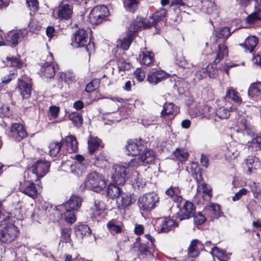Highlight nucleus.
I'll return each mask as SVG.
<instances>
[{
  "label": "nucleus",
  "mask_w": 261,
  "mask_h": 261,
  "mask_svg": "<svg viewBox=\"0 0 261 261\" xmlns=\"http://www.w3.org/2000/svg\"><path fill=\"white\" fill-rule=\"evenodd\" d=\"M72 44L75 47H84L89 55L94 50V42L90 41L87 32L84 29H79L74 32Z\"/></svg>",
  "instance_id": "1"
},
{
  "label": "nucleus",
  "mask_w": 261,
  "mask_h": 261,
  "mask_svg": "<svg viewBox=\"0 0 261 261\" xmlns=\"http://www.w3.org/2000/svg\"><path fill=\"white\" fill-rule=\"evenodd\" d=\"M106 185L103 176L96 172H93L88 175L85 181V187L96 192L101 191Z\"/></svg>",
  "instance_id": "2"
},
{
  "label": "nucleus",
  "mask_w": 261,
  "mask_h": 261,
  "mask_svg": "<svg viewBox=\"0 0 261 261\" xmlns=\"http://www.w3.org/2000/svg\"><path fill=\"white\" fill-rule=\"evenodd\" d=\"M159 201V197L156 193H148L139 197L138 205L141 210L150 211L156 206Z\"/></svg>",
  "instance_id": "3"
},
{
  "label": "nucleus",
  "mask_w": 261,
  "mask_h": 261,
  "mask_svg": "<svg viewBox=\"0 0 261 261\" xmlns=\"http://www.w3.org/2000/svg\"><path fill=\"white\" fill-rule=\"evenodd\" d=\"M109 10L105 6L94 7L89 15V20L93 24H98L105 20L108 16Z\"/></svg>",
  "instance_id": "4"
},
{
  "label": "nucleus",
  "mask_w": 261,
  "mask_h": 261,
  "mask_svg": "<svg viewBox=\"0 0 261 261\" xmlns=\"http://www.w3.org/2000/svg\"><path fill=\"white\" fill-rule=\"evenodd\" d=\"M18 229L14 225L7 223L0 231V241L9 244L14 241L17 237Z\"/></svg>",
  "instance_id": "5"
},
{
  "label": "nucleus",
  "mask_w": 261,
  "mask_h": 261,
  "mask_svg": "<svg viewBox=\"0 0 261 261\" xmlns=\"http://www.w3.org/2000/svg\"><path fill=\"white\" fill-rule=\"evenodd\" d=\"M50 167L49 161L41 159L35 162L30 167V170L39 178L43 177L49 172Z\"/></svg>",
  "instance_id": "6"
},
{
  "label": "nucleus",
  "mask_w": 261,
  "mask_h": 261,
  "mask_svg": "<svg viewBox=\"0 0 261 261\" xmlns=\"http://www.w3.org/2000/svg\"><path fill=\"white\" fill-rule=\"evenodd\" d=\"M114 172L112 178L113 181L118 185H123L127 177L129 168L123 166L116 165L113 167Z\"/></svg>",
  "instance_id": "7"
},
{
  "label": "nucleus",
  "mask_w": 261,
  "mask_h": 261,
  "mask_svg": "<svg viewBox=\"0 0 261 261\" xmlns=\"http://www.w3.org/2000/svg\"><path fill=\"white\" fill-rule=\"evenodd\" d=\"M195 206L193 202L187 201L182 208L176 213V217L180 221L189 219L194 216Z\"/></svg>",
  "instance_id": "8"
},
{
  "label": "nucleus",
  "mask_w": 261,
  "mask_h": 261,
  "mask_svg": "<svg viewBox=\"0 0 261 261\" xmlns=\"http://www.w3.org/2000/svg\"><path fill=\"white\" fill-rule=\"evenodd\" d=\"M27 132L23 125L17 123L12 124L9 133V137L16 141L19 142L27 137Z\"/></svg>",
  "instance_id": "9"
},
{
  "label": "nucleus",
  "mask_w": 261,
  "mask_h": 261,
  "mask_svg": "<svg viewBox=\"0 0 261 261\" xmlns=\"http://www.w3.org/2000/svg\"><path fill=\"white\" fill-rule=\"evenodd\" d=\"M178 226V224L169 218H161L158 220L156 227L159 232H168Z\"/></svg>",
  "instance_id": "10"
},
{
  "label": "nucleus",
  "mask_w": 261,
  "mask_h": 261,
  "mask_svg": "<svg viewBox=\"0 0 261 261\" xmlns=\"http://www.w3.org/2000/svg\"><path fill=\"white\" fill-rule=\"evenodd\" d=\"M28 33V30L26 29H20L16 32H10L6 36V40L15 46L26 37Z\"/></svg>",
  "instance_id": "11"
},
{
  "label": "nucleus",
  "mask_w": 261,
  "mask_h": 261,
  "mask_svg": "<svg viewBox=\"0 0 261 261\" xmlns=\"http://www.w3.org/2000/svg\"><path fill=\"white\" fill-rule=\"evenodd\" d=\"M86 167L87 165L84 156L77 154L75 156V161L70 165V170L74 174L79 176L85 171Z\"/></svg>",
  "instance_id": "12"
},
{
  "label": "nucleus",
  "mask_w": 261,
  "mask_h": 261,
  "mask_svg": "<svg viewBox=\"0 0 261 261\" xmlns=\"http://www.w3.org/2000/svg\"><path fill=\"white\" fill-rule=\"evenodd\" d=\"M169 74L162 70H155L150 72L147 77V81L152 84L156 85L167 79Z\"/></svg>",
  "instance_id": "13"
},
{
  "label": "nucleus",
  "mask_w": 261,
  "mask_h": 261,
  "mask_svg": "<svg viewBox=\"0 0 261 261\" xmlns=\"http://www.w3.org/2000/svg\"><path fill=\"white\" fill-rule=\"evenodd\" d=\"M17 89L19 90L23 99H29L31 97L32 91L31 84L26 83L24 81L19 79Z\"/></svg>",
  "instance_id": "14"
},
{
  "label": "nucleus",
  "mask_w": 261,
  "mask_h": 261,
  "mask_svg": "<svg viewBox=\"0 0 261 261\" xmlns=\"http://www.w3.org/2000/svg\"><path fill=\"white\" fill-rule=\"evenodd\" d=\"M63 146L66 147L67 151L69 153L75 152L77 148V141L75 136L73 135H69L65 138L61 140Z\"/></svg>",
  "instance_id": "15"
},
{
  "label": "nucleus",
  "mask_w": 261,
  "mask_h": 261,
  "mask_svg": "<svg viewBox=\"0 0 261 261\" xmlns=\"http://www.w3.org/2000/svg\"><path fill=\"white\" fill-rule=\"evenodd\" d=\"M144 148L143 142L141 140L137 143L134 142L132 140H128L126 146V149L128 151V154L132 155H137L140 154V152Z\"/></svg>",
  "instance_id": "16"
},
{
  "label": "nucleus",
  "mask_w": 261,
  "mask_h": 261,
  "mask_svg": "<svg viewBox=\"0 0 261 261\" xmlns=\"http://www.w3.org/2000/svg\"><path fill=\"white\" fill-rule=\"evenodd\" d=\"M204 213L205 215L210 217L211 220L217 219L222 215L220 205L215 203L206 205L204 208Z\"/></svg>",
  "instance_id": "17"
},
{
  "label": "nucleus",
  "mask_w": 261,
  "mask_h": 261,
  "mask_svg": "<svg viewBox=\"0 0 261 261\" xmlns=\"http://www.w3.org/2000/svg\"><path fill=\"white\" fill-rule=\"evenodd\" d=\"M38 190V188L34 182H28L25 183L21 191L32 199H35L39 194Z\"/></svg>",
  "instance_id": "18"
},
{
  "label": "nucleus",
  "mask_w": 261,
  "mask_h": 261,
  "mask_svg": "<svg viewBox=\"0 0 261 261\" xmlns=\"http://www.w3.org/2000/svg\"><path fill=\"white\" fill-rule=\"evenodd\" d=\"M248 94L255 100H261V82L252 83L249 87Z\"/></svg>",
  "instance_id": "19"
},
{
  "label": "nucleus",
  "mask_w": 261,
  "mask_h": 261,
  "mask_svg": "<svg viewBox=\"0 0 261 261\" xmlns=\"http://www.w3.org/2000/svg\"><path fill=\"white\" fill-rule=\"evenodd\" d=\"M82 198L76 195H72L68 201L64 204L65 208H68L70 210L77 211L82 205Z\"/></svg>",
  "instance_id": "20"
},
{
  "label": "nucleus",
  "mask_w": 261,
  "mask_h": 261,
  "mask_svg": "<svg viewBox=\"0 0 261 261\" xmlns=\"http://www.w3.org/2000/svg\"><path fill=\"white\" fill-rule=\"evenodd\" d=\"M72 14V6L69 4H63L59 7L58 16L60 18L68 19Z\"/></svg>",
  "instance_id": "21"
},
{
  "label": "nucleus",
  "mask_w": 261,
  "mask_h": 261,
  "mask_svg": "<svg viewBox=\"0 0 261 261\" xmlns=\"http://www.w3.org/2000/svg\"><path fill=\"white\" fill-rule=\"evenodd\" d=\"M207 75L210 78H216L218 74L216 68H214L212 72L210 70L209 65L206 68H201L197 72L196 76L199 80H200L205 77Z\"/></svg>",
  "instance_id": "22"
},
{
  "label": "nucleus",
  "mask_w": 261,
  "mask_h": 261,
  "mask_svg": "<svg viewBox=\"0 0 261 261\" xmlns=\"http://www.w3.org/2000/svg\"><path fill=\"white\" fill-rule=\"evenodd\" d=\"M139 58L141 64L148 66L154 62V54L151 51L143 50L140 54Z\"/></svg>",
  "instance_id": "23"
},
{
  "label": "nucleus",
  "mask_w": 261,
  "mask_h": 261,
  "mask_svg": "<svg viewBox=\"0 0 261 261\" xmlns=\"http://www.w3.org/2000/svg\"><path fill=\"white\" fill-rule=\"evenodd\" d=\"M101 141L97 137H89L88 140V148L90 154H93L95 151L98 149L99 147H103V145L101 144Z\"/></svg>",
  "instance_id": "24"
},
{
  "label": "nucleus",
  "mask_w": 261,
  "mask_h": 261,
  "mask_svg": "<svg viewBox=\"0 0 261 261\" xmlns=\"http://www.w3.org/2000/svg\"><path fill=\"white\" fill-rule=\"evenodd\" d=\"M107 194L109 198L114 199L118 198L122 193L120 188L116 185L110 184L107 189Z\"/></svg>",
  "instance_id": "25"
},
{
  "label": "nucleus",
  "mask_w": 261,
  "mask_h": 261,
  "mask_svg": "<svg viewBox=\"0 0 261 261\" xmlns=\"http://www.w3.org/2000/svg\"><path fill=\"white\" fill-rule=\"evenodd\" d=\"M124 9L127 12L135 13L139 7V0H123Z\"/></svg>",
  "instance_id": "26"
},
{
  "label": "nucleus",
  "mask_w": 261,
  "mask_h": 261,
  "mask_svg": "<svg viewBox=\"0 0 261 261\" xmlns=\"http://www.w3.org/2000/svg\"><path fill=\"white\" fill-rule=\"evenodd\" d=\"M166 194L170 196L172 200L176 202H180L182 199V197L179 195L180 191L178 188L170 187L166 191Z\"/></svg>",
  "instance_id": "27"
},
{
  "label": "nucleus",
  "mask_w": 261,
  "mask_h": 261,
  "mask_svg": "<svg viewBox=\"0 0 261 261\" xmlns=\"http://www.w3.org/2000/svg\"><path fill=\"white\" fill-rule=\"evenodd\" d=\"M139 155L143 163L149 164L155 159L154 152L149 149H145L142 153Z\"/></svg>",
  "instance_id": "28"
},
{
  "label": "nucleus",
  "mask_w": 261,
  "mask_h": 261,
  "mask_svg": "<svg viewBox=\"0 0 261 261\" xmlns=\"http://www.w3.org/2000/svg\"><path fill=\"white\" fill-rule=\"evenodd\" d=\"M192 176L199 184L203 180L202 177L201 169L199 167L198 165L196 163H193L192 166Z\"/></svg>",
  "instance_id": "29"
},
{
  "label": "nucleus",
  "mask_w": 261,
  "mask_h": 261,
  "mask_svg": "<svg viewBox=\"0 0 261 261\" xmlns=\"http://www.w3.org/2000/svg\"><path fill=\"white\" fill-rule=\"evenodd\" d=\"M228 50L226 46L224 44L218 45V50L216 57L214 61V64L216 65L222 60L225 55H227Z\"/></svg>",
  "instance_id": "30"
},
{
  "label": "nucleus",
  "mask_w": 261,
  "mask_h": 261,
  "mask_svg": "<svg viewBox=\"0 0 261 261\" xmlns=\"http://www.w3.org/2000/svg\"><path fill=\"white\" fill-rule=\"evenodd\" d=\"M136 199L132 195L125 193H122L121 195L120 204H121V208H124L130 205L132 203H134Z\"/></svg>",
  "instance_id": "31"
},
{
  "label": "nucleus",
  "mask_w": 261,
  "mask_h": 261,
  "mask_svg": "<svg viewBox=\"0 0 261 261\" xmlns=\"http://www.w3.org/2000/svg\"><path fill=\"white\" fill-rule=\"evenodd\" d=\"M174 108V105L173 103H165L161 113V116L165 117L166 116H172V119L173 118L176 114Z\"/></svg>",
  "instance_id": "32"
},
{
  "label": "nucleus",
  "mask_w": 261,
  "mask_h": 261,
  "mask_svg": "<svg viewBox=\"0 0 261 261\" xmlns=\"http://www.w3.org/2000/svg\"><path fill=\"white\" fill-rule=\"evenodd\" d=\"M42 72L43 75L47 78H51L55 74V69L54 63L49 64L47 62L45 64L44 67H42Z\"/></svg>",
  "instance_id": "33"
},
{
  "label": "nucleus",
  "mask_w": 261,
  "mask_h": 261,
  "mask_svg": "<svg viewBox=\"0 0 261 261\" xmlns=\"http://www.w3.org/2000/svg\"><path fill=\"white\" fill-rule=\"evenodd\" d=\"M249 149L257 151L261 149V136L256 135L251 141L247 143Z\"/></svg>",
  "instance_id": "34"
},
{
  "label": "nucleus",
  "mask_w": 261,
  "mask_h": 261,
  "mask_svg": "<svg viewBox=\"0 0 261 261\" xmlns=\"http://www.w3.org/2000/svg\"><path fill=\"white\" fill-rule=\"evenodd\" d=\"M75 234L79 237L83 238L85 236H90L91 230L87 225H80L75 229Z\"/></svg>",
  "instance_id": "35"
},
{
  "label": "nucleus",
  "mask_w": 261,
  "mask_h": 261,
  "mask_svg": "<svg viewBox=\"0 0 261 261\" xmlns=\"http://www.w3.org/2000/svg\"><path fill=\"white\" fill-rule=\"evenodd\" d=\"M141 21L143 23L142 27L145 29L150 28L152 27H154L156 29L158 30L160 28L159 24L158 23L153 16H149L147 19L143 20L141 18Z\"/></svg>",
  "instance_id": "36"
},
{
  "label": "nucleus",
  "mask_w": 261,
  "mask_h": 261,
  "mask_svg": "<svg viewBox=\"0 0 261 261\" xmlns=\"http://www.w3.org/2000/svg\"><path fill=\"white\" fill-rule=\"evenodd\" d=\"M258 42V38L254 36L248 37L245 40V45L250 52H252Z\"/></svg>",
  "instance_id": "37"
},
{
  "label": "nucleus",
  "mask_w": 261,
  "mask_h": 261,
  "mask_svg": "<svg viewBox=\"0 0 261 261\" xmlns=\"http://www.w3.org/2000/svg\"><path fill=\"white\" fill-rule=\"evenodd\" d=\"M63 144L61 141L58 142H52L49 144V148L50 155L52 156H56L60 152Z\"/></svg>",
  "instance_id": "38"
},
{
  "label": "nucleus",
  "mask_w": 261,
  "mask_h": 261,
  "mask_svg": "<svg viewBox=\"0 0 261 261\" xmlns=\"http://www.w3.org/2000/svg\"><path fill=\"white\" fill-rule=\"evenodd\" d=\"M214 112V109L208 106H202L200 107L199 111V116L203 117L210 118Z\"/></svg>",
  "instance_id": "39"
},
{
  "label": "nucleus",
  "mask_w": 261,
  "mask_h": 261,
  "mask_svg": "<svg viewBox=\"0 0 261 261\" xmlns=\"http://www.w3.org/2000/svg\"><path fill=\"white\" fill-rule=\"evenodd\" d=\"M93 214L95 216H99L102 212L105 210L104 202L99 199H96L94 201V205L93 207Z\"/></svg>",
  "instance_id": "40"
},
{
  "label": "nucleus",
  "mask_w": 261,
  "mask_h": 261,
  "mask_svg": "<svg viewBox=\"0 0 261 261\" xmlns=\"http://www.w3.org/2000/svg\"><path fill=\"white\" fill-rule=\"evenodd\" d=\"M59 78L62 81H64L68 84L71 83L75 81L74 74L70 71L66 72H60Z\"/></svg>",
  "instance_id": "41"
},
{
  "label": "nucleus",
  "mask_w": 261,
  "mask_h": 261,
  "mask_svg": "<svg viewBox=\"0 0 261 261\" xmlns=\"http://www.w3.org/2000/svg\"><path fill=\"white\" fill-rule=\"evenodd\" d=\"M174 156L181 162L186 161L189 156V153L184 149L177 148L174 151Z\"/></svg>",
  "instance_id": "42"
},
{
  "label": "nucleus",
  "mask_w": 261,
  "mask_h": 261,
  "mask_svg": "<svg viewBox=\"0 0 261 261\" xmlns=\"http://www.w3.org/2000/svg\"><path fill=\"white\" fill-rule=\"evenodd\" d=\"M246 21L249 24L254 23L261 20V12L259 11H255L248 15L246 18Z\"/></svg>",
  "instance_id": "43"
},
{
  "label": "nucleus",
  "mask_w": 261,
  "mask_h": 261,
  "mask_svg": "<svg viewBox=\"0 0 261 261\" xmlns=\"http://www.w3.org/2000/svg\"><path fill=\"white\" fill-rule=\"evenodd\" d=\"M70 120H71L75 126L79 127L83 124V117L82 114L79 113H74L69 115Z\"/></svg>",
  "instance_id": "44"
},
{
  "label": "nucleus",
  "mask_w": 261,
  "mask_h": 261,
  "mask_svg": "<svg viewBox=\"0 0 261 261\" xmlns=\"http://www.w3.org/2000/svg\"><path fill=\"white\" fill-rule=\"evenodd\" d=\"M198 240H193L191 241L190 245L188 248V253L190 257H195L198 254L197 243Z\"/></svg>",
  "instance_id": "45"
},
{
  "label": "nucleus",
  "mask_w": 261,
  "mask_h": 261,
  "mask_svg": "<svg viewBox=\"0 0 261 261\" xmlns=\"http://www.w3.org/2000/svg\"><path fill=\"white\" fill-rule=\"evenodd\" d=\"M238 92L232 88H229L227 90L226 96L231 98L232 100L237 103H241L242 102L241 98L238 96Z\"/></svg>",
  "instance_id": "46"
},
{
  "label": "nucleus",
  "mask_w": 261,
  "mask_h": 261,
  "mask_svg": "<svg viewBox=\"0 0 261 261\" xmlns=\"http://www.w3.org/2000/svg\"><path fill=\"white\" fill-rule=\"evenodd\" d=\"M171 6H175L180 10L185 9L189 6V0H171Z\"/></svg>",
  "instance_id": "47"
},
{
  "label": "nucleus",
  "mask_w": 261,
  "mask_h": 261,
  "mask_svg": "<svg viewBox=\"0 0 261 261\" xmlns=\"http://www.w3.org/2000/svg\"><path fill=\"white\" fill-rule=\"evenodd\" d=\"M74 211L68 208H65V212L64 214L65 221L70 224H72L75 221L76 217Z\"/></svg>",
  "instance_id": "48"
},
{
  "label": "nucleus",
  "mask_w": 261,
  "mask_h": 261,
  "mask_svg": "<svg viewBox=\"0 0 261 261\" xmlns=\"http://www.w3.org/2000/svg\"><path fill=\"white\" fill-rule=\"evenodd\" d=\"M231 34L230 28L227 27L220 29L217 33L216 36L219 39H227Z\"/></svg>",
  "instance_id": "49"
},
{
  "label": "nucleus",
  "mask_w": 261,
  "mask_h": 261,
  "mask_svg": "<svg viewBox=\"0 0 261 261\" xmlns=\"http://www.w3.org/2000/svg\"><path fill=\"white\" fill-rule=\"evenodd\" d=\"M141 18H138L136 21L133 22L129 25L128 30L130 33H136L142 27Z\"/></svg>",
  "instance_id": "50"
},
{
  "label": "nucleus",
  "mask_w": 261,
  "mask_h": 261,
  "mask_svg": "<svg viewBox=\"0 0 261 261\" xmlns=\"http://www.w3.org/2000/svg\"><path fill=\"white\" fill-rule=\"evenodd\" d=\"M216 115L221 119H226L230 115V111L225 107H220L216 111Z\"/></svg>",
  "instance_id": "51"
},
{
  "label": "nucleus",
  "mask_w": 261,
  "mask_h": 261,
  "mask_svg": "<svg viewBox=\"0 0 261 261\" xmlns=\"http://www.w3.org/2000/svg\"><path fill=\"white\" fill-rule=\"evenodd\" d=\"M107 226L111 233H118L121 232L122 228L120 226L115 224L114 220L110 221L107 224Z\"/></svg>",
  "instance_id": "52"
},
{
  "label": "nucleus",
  "mask_w": 261,
  "mask_h": 261,
  "mask_svg": "<svg viewBox=\"0 0 261 261\" xmlns=\"http://www.w3.org/2000/svg\"><path fill=\"white\" fill-rule=\"evenodd\" d=\"M71 230L69 228H64L61 229L62 239L66 243H70Z\"/></svg>",
  "instance_id": "53"
},
{
  "label": "nucleus",
  "mask_w": 261,
  "mask_h": 261,
  "mask_svg": "<svg viewBox=\"0 0 261 261\" xmlns=\"http://www.w3.org/2000/svg\"><path fill=\"white\" fill-rule=\"evenodd\" d=\"M166 13L167 10L164 8H162L156 11L152 16L159 24L166 16Z\"/></svg>",
  "instance_id": "54"
},
{
  "label": "nucleus",
  "mask_w": 261,
  "mask_h": 261,
  "mask_svg": "<svg viewBox=\"0 0 261 261\" xmlns=\"http://www.w3.org/2000/svg\"><path fill=\"white\" fill-rule=\"evenodd\" d=\"M203 8L207 14H211L216 9V5L211 0L206 1Z\"/></svg>",
  "instance_id": "55"
},
{
  "label": "nucleus",
  "mask_w": 261,
  "mask_h": 261,
  "mask_svg": "<svg viewBox=\"0 0 261 261\" xmlns=\"http://www.w3.org/2000/svg\"><path fill=\"white\" fill-rule=\"evenodd\" d=\"M117 65L120 70H127L131 67L130 63L126 62L124 59H119L117 62Z\"/></svg>",
  "instance_id": "56"
},
{
  "label": "nucleus",
  "mask_w": 261,
  "mask_h": 261,
  "mask_svg": "<svg viewBox=\"0 0 261 261\" xmlns=\"http://www.w3.org/2000/svg\"><path fill=\"white\" fill-rule=\"evenodd\" d=\"M6 59L8 64L11 66L20 67L22 64L20 59L16 57H7Z\"/></svg>",
  "instance_id": "57"
},
{
  "label": "nucleus",
  "mask_w": 261,
  "mask_h": 261,
  "mask_svg": "<svg viewBox=\"0 0 261 261\" xmlns=\"http://www.w3.org/2000/svg\"><path fill=\"white\" fill-rule=\"evenodd\" d=\"M12 115V111L7 105H3L0 108V117H9Z\"/></svg>",
  "instance_id": "58"
},
{
  "label": "nucleus",
  "mask_w": 261,
  "mask_h": 261,
  "mask_svg": "<svg viewBox=\"0 0 261 261\" xmlns=\"http://www.w3.org/2000/svg\"><path fill=\"white\" fill-rule=\"evenodd\" d=\"M99 82L97 80H93L87 85L85 91L90 93L96 90L98 87Z\"/></svg>",
  "instance_id": "59"
},
{
  "label": "nucleus",
  "mask_w": 261,
  "mask_h": 261,
  "mask_svg": "<svg viewBox=\"0 0 261 261\" xmlns=\"http://www.w3.org/2000/svg\"><path fill=\"white\" fill-rule=\"evenodd\" d=\"M132 42V39L130 36H127V37L124 38L120 42V48L123 49V50H127Z\"/></svg>",
  "instance_id": "60"
},
{
  "label": "nucleus",
  "mask_w": 261,
  "mask_h": 261,
  "mask_svg": "<svg viewBox=\"0 0 261 261\" xmlns=\"http://www.w3.org/2000/svg\"><path fill=\"white\" fill-rule=\"evenodd\" d=\"M194 220L195 224L197 225H201L206 220L205 217L201 213L199 212L196 215H194Z\"/></svg>",
  "instance_id": "61"
},
{
  "label": "nucleus",
  "mask_w": 261,
  "mask_h": 261,
  "mask_svg": "<svg viewBox=\"0 0 261 261\" xmlns=\"http://www.w3.org/2000/svg\"><path fill=\"white\" fill-rule=\"evenodd\" d=\"M134 156L135 157L131 159L128 162V165L129 166H138L143 163L139 154Z\"/></svg>",
  "instance_id": "62"
},
{
  "label": "nucleus",
  "mask_w": 261,
  "mask_h": 261,
  "mask_svg": "<svg viewBox=\"0 0 261 261\" xmlns=\"http://www.w3.org/2000/svg\"><path fill=\"white\" fill-rule=\"evenodd\" d=\"M134 75L136 79L140 82L142 81L145 77L144 71L141 68H137L134 72Z\"/></svg>",
  "instance_id": "63"
},
{
  "label": "nucleus",
  "mask_w": 261,
  "mask_h": 261,
  "mask_svg": "<svg viewBox=\"0 0 261 261\" xmlns=\"http://www.w3.org/2000/svg\"><path fill=\"white\" fill-rule=\"evenodd\" d=\"M247 190L245 188L241 189L238 192L236 193L234 196L232 197V200L233 201L239 200L242 196L247 194Z\"/></svg>",
  "instance_id": "64"
}]
</instances>
